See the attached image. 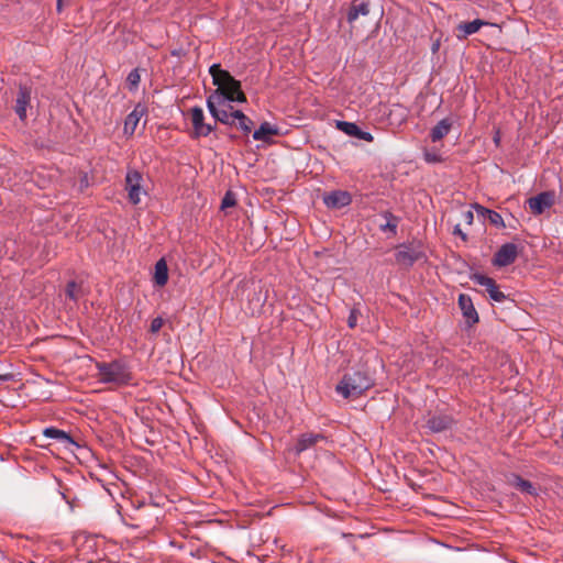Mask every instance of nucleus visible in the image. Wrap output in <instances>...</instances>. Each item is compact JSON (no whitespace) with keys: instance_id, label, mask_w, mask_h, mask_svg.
<instances>
[{"instance_id":"nucleus-5","label":"nucleus","mask_w":563,"mask_h":563,"mask_svg":"<svg viewBox=\"0 0 563 563\" xmlns=\"http://www.w3.org/2000/svg\"><path fill=\"white\" fill-rule=\"evenodd\" d=\"M220 93L207 98V108L216 121L228 123V119L234 117L235 110L232 104L220 101Z\"/></svg>"},{"instance_id":"nucleus-9","label":"nucleus","mask_w":563,"mask_h":563,"mask_svg":"<svg viewBox=\"0 0 563 563\" xmlns=\"http://www.w3.org/2000/svg\"><path fill=\"white\" fill-rule=\"evenodd\" d=\"M141 180L142 175L137 170H129L125 176V189L129 195V200L133 205L141 201Z\"/></svg>"},{"instance_id":"nucleus-40","label":"nucleus","mask_w":563,"mask_h":563,"mask_svg":"<svg viewBox=\"0 0 563 563\" xmlns=\"http://www.w3.org/2000/svg\"><path fill=\"white\" fill-rule=\"evenodd\" d=\"M11 378V374H0V382H9Z\"/></svg>"},{"instance_id":"nucleus-19","label":"nucleus","mask_w":563,"mask_h":563,"mask_svg":"<svg viewBox=\"0 0 563 563\" xmlns=\"http://www.w3.org/2000/svg\"><path fill=\"white\" fill-rule=\"evenodd\" d=\"M452 128V122L450 119H442L434 125L430 131V139L432 142H438L446 136Z\"/></svg>"},{"instance_id":"nucleus-21","label":"nucleus","mask_w":563,"mask_h":563,"mask_svg":"<svg viewBox=\"0 0 563 563\" xmlns=\"http://www.w3.org/2000/svg\"><path fill=\"white\" fill-rule=\"evenodd\" d=\"M279 130L277 126L268 122H263L257 130L253 132V139L256 141L267 142L269 136L277 135Z\"/></svg>"},{"instance_id":"nucleus-29","label":"nucleus","mask_w":563,"mask_h":563,"mask_svg":"<svg viewBox=\"0 0 563 563\" xmlns=\"http://www.w3.org/2000/svg\"><path fill=\"white\" fill-rule=\"evenodd\" d=\"M236 205L235 195L232 191H227L221 201V209L234 207Z\"/></svg>"},{"instance_id":"nucleus-44","label":"nucleus","mask_w":563,"mask_h":563,"mask_svg":"<svg viewBox=\"0 0 563 563\" xmlns=\"http://www.w3.org/2000/svg\"><path fill=\"white\" fill-rule=\"evenodd\" d=\"M88 563H95V562H88Z\"/></svg>"},{"instance_id":"nucleus-34","label":"nucleus","mask_w":563,"mask_h":563,"mask_svg":"<svg viewBox=\"0 0 563 563\" xmlns=\"http://www.w3.org/2000/svg\"><path fill=\"white\" fill-rule=\"evenodd\" d=\"M360 311L357 309H352L350 311L349 318H347V325L349 328L353 329L357 324V318H358Z\"/></svg>"},{"instance_id":"nucleus-24","label":"nucleus","mask_w":563,"mask_h":563,"mask_svg":"<svg viewBox=\"0 0 563 563\" xmlns=\"http://www.w3.org/2000/svg\"><path fill=\"white\" fill-rule=\"evenodd\" d=\"M154 280L158 286H165L168 280V267L163 258L155 264Z\"/></svg>"},{"instance_id":"nucleus-23","label":"nucleus","mask_w":563,"mask_h":563,"mask_svg":"<svg viewBox=\"0 0 563 563\" xmlns=\"http://www.w3.org/2000/svg\"><path fill=\"white\" fill-rule=\"evenodd\" d=\"M485 24H487V22L479 19L459 24L457 30L462 32V34L459 35V38H466L468 35L476 33Z\"/></svg>"},{"instance_id":"nucleus-42","label":"nucleus","mask_w":563,"mask_h":563,"mask_svg":"<svg viewBox=\"0 0 563 563\" xmlns=\"http://www.w3.org/2000/svg\"><path fill=\"white\" fill-rule=\"evenodd\" d=\"M438 48H439V43H434L432 45V52L435 53L438 51Z\"/></svg>"},{"instance_id":"nucleus-18","label":"nucleus","mask_w":563,"mask_h":563,"mask_svg":"<svg viewBox=\"0 0 563 563\" xmlns=\"http://www.w3.org/2000/svg\"><path fill=\"white\" fill-rule=\"evenodd\" d=\"M146 114L145 106L139 103L135 106L133 111L128 114L124 121V134L132 135L135 132V129L142 119Z\"/></svg>"},{"instance_id":"nucleus-2","label":"nucleus","mask_w":563,"mask_h":563,"mask_svg":"<svg viewBox=\"0 0 563 563\" xmlns=\"http://www.w3.org/2000/svg\"><path fill=\"white\" fill-rule=\"evenodd\" d=\"M96 367L98 369L99 382L103 384L124 386L132 379V375L128 366L120 361H112L109 363L99 362L96 364Z\"/></svg>"},{"instance_id":"nucleus-4","label":"nucleus","mask_w":563,"mask_h":563,"mask_svg":"<svg viewBox=\"0 0 563 563\" xmlns=\"http://www.w3.org/2000/svg\"><path fill=\"white\" fill-rule=\"evenodd\" d=\"M422 257H424L423 251L412 243L400 244L395 253L396 263L404 268L412 267Z\"/></svg>"},{"instance_id":"nucleus-31","label":"nucleus","mask_w":563,"mask_h":563,"mask_svg":"<svg viewBox=\"0 0 563 563\" xmlns=\"http://www.w3.org/2000/svg\"><path fill=\"white\" fill-rule=\"evenodd\" d=\"M209 73L212 77L213 85L216 86V77L219 78V82L222 80V74L229 73L228 70L221 69L220 64H213L209 68Z\"/></svg>"},{"instance_id":"nucleus-16","label":"nucleus","mask_w":563,"mask_h":563,"mask_svg":"<svg viewBox=\"0 0 563 563\" xmlns=\"http://www.w3.org/2000/svg\"><path fill=\"white\" fill-rule=\"evenodd\" d=\"M336 128L350 136H354L358 140L372 142L374 140L369 132L362 131L356 123L346 121H336Z\"/></svg>"},{"instance_id":"nucleus-30","label":"nucleus","mask_w":563,"mask_h":563,"mask_svg":"<svg viewBox=\"0 0 563 563\" xmlns=\"http://www.w3.org/2000/svg\"><path fill=\"white\" fill-rule=\"evenodd\" d=\"M486 219H488V221H489L493 225H495V227H497V228H504V227H505V223H504L503 217H501L498 212H496V211H494V210H490V211L488 212V214H487V218H486Z\"/></svg>"},{"instance_id":"nucleus-32","label":"nucleus","mask_w":563,"mask_h":563,"mask_svg":"<svg viewBox=\"0 0 563 563\" xmlns=\"http://www.w3.org/2000/svg\"><path fill=\"white\" fill-rule=\"evenodd\" d=\"M423 158L427 163L435 164L442 162V156L435 151H424Z\"/></svg>"},{"instance_id":"nucleus-22","label":"nucleus","mask_w":563,"mask_h":563,"mask_svg":"<svg viewBox=\"0 0 563 563\" xmlns=\"http://www.w3.org/2000/svg\"><path fill=\"white\" fill-rule=\"evenodd\" d=\"M191 114V123H192V137L198 139L199 132L203 129L205 123V114L203 110L200 107H194L190 110Z\"/></svg>"},{"instance_id":"nucleus-28","label":"nucleus","mask_w":563,"mask_h":563,"mask_svg":"<svg viewBox=\"0 0 563 563\" xmlns=\"http://www.w3.org/2000/svg\"><path fill=\"white\" fill-rule=\"evenodd\" d=\"M140 81H141L140 69L134 68L133 70L130 71V74L126 77V85H128L130 91L137 90Z\"/></svg>"},{"instance_id":"nucleus-3","label":"nucleus","mask_w":563,"mask_h":563,"mask_svg":"<svg viewBox=\"0 0 563 563\" xmlns=\"http://www.w3.org/2000/svg\"><path fill=\"white\" fill-rule=\"evenodd\" d=\"M222 80L216 77L217 89L209 96L220 93V101L231 104V102H246V96L241 88V82L236 80L230 73H223Z\"/></svg>"},{"instance_id":"nucleus-20","label":"nucleus","mask_w":563,"mask_h":563,"mask_svg":"<svg viewBox=\"0 0 563 563\" xmlns=\"http://www.w3.org/2000/svg\"><path fill=\"white\" fill-rule=\"evenodd\" d=\"M510 483L514 487H516L522 493H526L531 496L538 495V490L534 487V485L530 481L522 478L520 475L511 474Z\"/></svg>"},{"instance_id":"nucleus-1","label":"nucleus","mask_w":563,"mask_h":563,"mask_svg":"<svg viewBox=\"0 0 563 563\" xmlns=\"http://www.w3.org/2000/svg\"><path fill=\"white\" fill-rule=\"evenodd\" d=\"M372 377L362 371L346 373L336 386V391L344 398H357L373 387Z\"/></svg>"},{"instance_id":"nucleus-36","label":"nucleus","mask_w":563,"mask_h":563,"mask_svg":"<svg viewBox=\"0 0 563 563\" xmlns=\"http://www.w3.org/2000/svg\"><path fill=\"white\" fill-rule=\"evenodd\" d=\"M214 129H216V125L206 123L203 125V129L201 130V132H199L198 139L201 136H208Z\"/></svg>"},{"instance_id":"nucleus-41","label":"nucleus","mask_w":563,"mask_h":563,"mask_svg":"<svg viewBox=\"0 0 563 563\" xmlns=\"http://www.w3.org/2000/svg\"><path fill=\"white\" fill-rule=\"evenodd\" d=\"M236 117H231L230 119H228V123L224 124L230 126L236 125Z\"/></svg>"},{"instance_id":"nucleus-33","label":"nucleus","mask_w":563,"mask_h":563,"mask_svg":"<svg viewBox=\"0 0 563 563\" xmlns=\"http://www.w3.org/2000/svg\"><path fill=\"white\" fill-rule=\"evenodd\" d=\"M163 324H164L163 318H161V317L154 318L151 322L150 332L157 333L162 329Z\"/></svg>"},{"instance_id":"nucleus-25","label":"nucleus","mask_w":563,"mask_h":563,"mask_svg":"<svg viewBox=\"0 0 563 563\" xmlns=\"http://www.w3.org/2000/svg\"><path fill=\"white\" fill-rule=\"evenodd\" d=\"M382 217L384 219H386V223L385 224H380L379 229L383 232L390 231L393 234H396L397 233V227H398V223H399V218L394 216L390 211H384L382 213Z\"/></svg>"},{"instance_id":"nucleus-39","label":"nucleus","mask_w":563,"mask_h":563,"mask_svg":"<svg viewBox=\"0 0 563 563\" xmlns=\"http://www.w3.org/2000/svg\"><path fill=\"white\" fill-rule=\"evenodd\" d=\"M453 234L461 236L463 241L467 240L466 233H464L460 227V224H456L453 230Z\"/></svg>"},{"instance_id":"nucleus-38","label":"nucleus","mask_w":563,"mask_h":563,"mask_svg":"<svg viewBox=\"0 0 563 563\" xmlns=\"http://www.w3.org/2000/svg\"><path fill=\"white\" fill-rule=\"evenodd\" d=\"M73 0H57V3H56V10L58 13H60L63 11V8L66 5H70Z\"/></svg>"},{"instance_id":"nucleus-27","label":"nucleus","mask_w":563,"mask_h":563,"mask_svg":"<svg viewBox=\"0 0 563 563\" xmlns=\"http://www.w3.org/2000/svg\"><path fill=\"white\" fill-rule=\"evenodd\" d=\"M66 296L73 301H77L82 295V288L75 280H70L66 285Z\"/></svg>"},{"instance_id":"nucleus-13","label":"nucleus","mask_w":563,"mask_h":563,"mask_svg":"<svg viewBox=\"0 0 563 563\" xmlns=\"http://www.w3.org/2000/svg\"><path fill=\"white\" fill-rule=\"evenodd\" d=\"M351 201V195L344 190H333L323 197L324 205L331 209H341L349 206Z\"/></svg>"},{"instance_id":"nucleus-35","label":"nucleus","mask_w":563,"mask_h":563,"mask_svg":"<svg viewBox=\"0 0 563 563\" xmlns=\"http://www.w3.org/2000/svg\"><path fill=\"white\" fill-rule=\"evenodd\" d=\"M473 208L475 209L477 214L482 216L483 218H487V214L490 211V209H487V208H485V207H483V206H481L478 203H474Z\"/></svg>"},{"instance_id":"nucleus-43","label":"nucleus","mask_w":563,"mask_h":563,"mask_svg":"<svg viewBox=\"0 0 563 563\" xmlns=\"http://www.w3.org/2000/svg\"><path fill=\"white\" fill-rule=\"evenodd\" d=\"M494 140H495V142H496V143H498V142H499V136H498V135H497V136H495V139H494Z\"/></svg>"},{"instance_id":"nucleus-37","label":"nucleus","mask_w":563,"mask_h":563,"mask_svg":"<svg viewBox=\"0 0 563 563\" xmlns=\"http://www.w3.org/2000/svg\"><path fill=\"white\" fill-rule=\"evenodd\" d=\"M462 217L466 224H472L474 221V214L471 210L463 212Z\"/></svg>"},{"instance_id":"nucleus-8","label":"nucleus","mask_w":563,"mask_h":563,"mask_svg":"<svg viewBox=\"0 0 563 563\" xmlns=\"http://www.w3.org/2000/svg\"><path fill=\"white\" fill-rule=\"evenodd\" d=\"M517 257L518 246L514 243H506L495 253L493 264L497 267H505L515 263Z\"/></svg>"},{"instance_id":"nucleus-26","label":"nucleus","mask_w":563,"mask_h":563,"mask_svg":"<svg viewBox=\"0 0 563 563\" xmlns=\"http://www.w3.org/2000/svg\"><path fill=\"white\" fill-rule=\"evenodd\" d=\"M236 126L244 133L249 134L253 128V121L245 115L241 110H235Z\"/></svg>"},{"instance_id":"nucleus-12","label":"nucleus","mask_w":563,"mask_h":563,"mask_svg":"<svg viewBox=\"0 0 563 563\" xmlns=\"http://www.w3.org/2000/svg\"><path fill=\"white\" fill-rule=\"evenodd\" d=\"M43 435L49 439H55L59 443L64 445V448L68 451H73L74 448H78V443L73 439V437L55 427H48L43 430Z\"/></svg>"},{"instance_id":"nucleus-10","label":"nucleus","mask_w":563,"mask_h":563,"mask_svg":"<svg viewBox=\"0 0 563 563\" xmlns=\"http://www.w3.org/2000/svg\"><path fill=\"white\" fill-rule=\"evenodd\" d=\"M554 203V195L550 191H543L528 199V206L536 216L542 214Z\"/></svg>"},{"instance_id":"nucleus-17","label":"nucleus","mask_w":563,"mask_h":563,"mask_svg":"<svg viewBox=\"0 0 563 563\" xmlns=\"http://www.w3.org/2000/svg\"><path fill=\"white\" fill-rule=\"evenodd\" d=\"M454 420L450 415L439 413L429 417L427 427L431 432L438 433L450 429Z\"/></svg>"},{"instance_id":"nucleus-11","label":"nucleus","mask_w":563,"mask_h":563,"mask_svg":"<svg viewBox=\"0 0 563 563\" xmlns=\"http://www.w3.org/2000/svg\"><path fill=\"white\" fill-rule=\"evenodd\" d=\"M371 12L368 0H353L346 10V21L353 27L360 16H367Z\"/></svg>"},{"instance_id":"nucleus-6","label":"nucleus","mask_w":563,"mask_h":563,"mask_svg":"<svg viewBox=\"0 0 563 563\" xmlns=\"http://www.w3.org/2000/svg\"><path fill=\"white\" fill-rule=\"evenodd\" d=\"M320 442H328V438L323 433L305 432L298 437L292 451L296 455H299L317 446Z\"/></svg>"},{"instance_id":"nucleus-7","label":"nucleus","mask_w":563,"mask_h":563,"mask_svg":"<svg viewBox=\"0 0 563 563\" xmlns=\"http://www.w3.org/2000/svg\"><path fill=\"white\" fill-rule=\"evenodd\" d=\"M471 279L477 285L485 287L492 300L496 302L505 301L506 295L499 290L498 285L492 277L475 273L471 276Z\"/></svg>"},{"instance_id":"nucleus-15","label":"nucleus","mask_w":563,"mask_h":563,"mask_svg":"<svg viewBox=\"0 0 563 563\" xmlns=\"http://www.w3.org/2000/svg\"><path fill=\"white\" fill-rule=\"evenodd\" d=\"M31 101V89L27 86H20L14 111L20 118V120L24 121L26 119V108Z\"/></svg>"},{"instance_id":"nucleus-14","label":"nucleus","mask_w":563,"mask_h":563,"mask_svg":"<svg viewBox=\"0 0 563 563\" xmlns=\"http://www.w3.org/2000/svg\"><path fill=\"white\" fill-rule=\"evenodd\" d=\"M459 307L463 313V317L466 319L468 327H472L478 322V313L473 305L472 298L468 295L461 294L459 296Z\"/></svg>"}]
</instances>
